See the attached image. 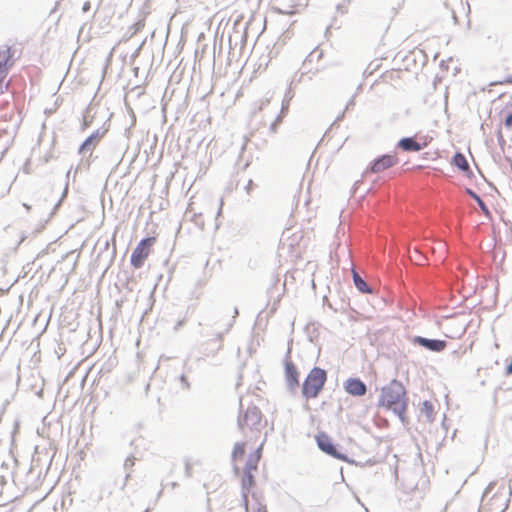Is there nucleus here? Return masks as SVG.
Returning <instances> with one entry per match:
<instances>
[{"mask_svg": "<svg viewBox=\"0 0 512 512\" xmlns=\"http://www.w3.org/2000/svg\"><path fill=\"white\" fill-rule=\"evenodd\" d=\"M233 471H234L235 474H238L239 473V468L236 465H234L233 466Z\"/></svg>", "mask_w": 512, "mask_h": 512, "instance_id": "obj_49", "label": "nucleus"}, {"mask_svg": "<svg viewBox=\"0 0 512 512\" xmlns=\"http://www.w3.org/2000/svg\"><path fill=\"white\" fill-rule=\"evenodd\" d=\"M169 485H170V487L172 489H174V488H176L178 486V483L177 482H171Z\"/></svg>", "mask_w": 512, "mask_h": 512, "instance_id": "obj_48", "label": "nucleus"}, {"mask_svg": "<svg viewBox=\"0 0 512 512\" xmlns=\"http://www.w3.org/2000/svg\"><path fill=\"white\" fill-rule=\"evenodd\" d=\"M240 411L237 419V425L240 430L244 427H248L250 430H259V425L262 419L261 410L255 406L250 405L245 411H243L242 398L239 401Z\"/></svg>", "mask_w": 512, "mask_h": 512, "instance_id": "obj_3", "label": "nucleus"}, {"mask_svg": "<svg viewBox=\"0 0 512 512\" xmlns=\"http://www.w3.org/2000/svg\"><path fill=\"white\" fill-rule=\"evenodd\" d=\"M252 187H253V181L249 180L247 185L245 186V190H246L247 194H249L251 192Z\"/></svg>", "mask_w": 512, "mask_h": 512, "instance_id": "obj_37", "label": "nucleus"}, {"mask_svg": "<svg viewBox=\"0 0 512 512\" xmlns=\"http://www.w3.org/2000/svg\"><path fill=\"white\" fill-rule=\"evenodd\" d=\"M511 172H512V161H511Z\"/></svg>", "mask_w": 512, "mask_h": 512, "instance_id": "obj_57", "label": "nucleus"}, {"mask_svg": "<svg viewBox=\"0 0 512 512\" xmlns=\"http://www.w3.org/2000/svg\"><path fill=\"white\" fill-rule=\"evenodd\" d=\"M186 323V317L183 316L182 318L178 319V321L175 323L173 327V331L177 332L179 331Z\"/></svg>", "mask_w": 512, "mask_h": 512, "instance_id": "obj_26", "label": "nucleus"}, {"mask_svg": "<svg viewBox=\"0 0 512 512\" xmlns=\"http://www.w3.org/2000/svg\"><path fill=\"white\" fill-rule=\"evenodd\" d=\"M452 164L455 165L466 176L470 177L472 175L469 163L463 153L456 152L452 157Z\"/></svg>", "mask_w": 512, "mask_h": 512, "instance_id": "obj_15", "label": "nucleus"}, {"mask_svg": "<svg viewBox=\"0 0 512 512\" xmlns=\"http://www.w3.org/2000/svg\"><path fill=\"white\" fill-rule=\"evenodd\" d=\"M354 105H355V100H354V98L352 97V98L348 101V103L346 104V107H345V109H344V110H345V111H348V110H350L351 108H353V107H354Z\"/></svg>", "mask_w": 512, "mask_h": 512, "instance_id": "obj_34", "label": "nucleus"}, {"mask_svg": "<svg viewBox=\"0 0 512 512\" xmlns=\"http://www.w3.org/2000/svg\"><path fill=\"white\" fill-rule=\"evenodd\" d=\"M504 125L508 130L512 129V111L506 115L504 119Z\"/></svg>", "mask_w": 512, "mask_h": 512, "instance_id": "obj_28", "label": "nucleus"}, {"mask_svg": "<svg viewBox=\"0 0 512 512\" xmlns=\"http://www.w3.org/2000/svg\"><path fill=\"white\" fill-rule=\"evenodd\" d=\"M3 93V80H0V94Z\"/></svg>", "mask_w": 512, "mask_h": 512, "instance_id": "obj_50", "label": "nucleus"}, {"mask_svg": "<svg viewBox=\"0 0 512 512\" xmlns=\"http://www.w3.org/2000/svg\"><path fill=\"white\" fill-rule=\"evenodd\" d=\"M494 486H495V483H493V482L489 483V485H488V486L486 487V489L484 490V492H483V496H482V497L484 498L485 496H487V495L492 491V489L494 488Z\"/></svg>", "mask_w": 512, "mask_h": 512, "instance_id": "obj_33", "label": "nucleus"}, {"mask_svg": "<svg viewBox=\"0 0 512 512\" xmlns=\"http://www.w3.org/2000/svg\"><path fill=\"white\" fill-rule=\"evenodd\" d=\"M251 455H259V459L261 458V455H262V447L260 446L259 448H257L254 453H251Z\"/></svg>", "mask_w": 512, "mask_h": 512, "instance_id": "obj_42", "label": "nucleus"}, {"mask_svg": "<svg viewBox=\"0 0 512 512\" xmlns=\"http://www.w3.org/2000/svg\"><path fill=\"white\" fill-rule=\"evenodd\" d=\"M350 0H343L341 3L337 4L336 10L340 12L341 14H344L347 12V6L349 5Z\"/></svg>", "mask_w": 512, "mask_h": 512, "instance_id": "obj_25", "label": "nucleus"}, {"mask_svg": "<svg viewBox=\"0 0 512 512\" xmlns=\"http://www.w3.org/2000/svg\"><path fill=\"white\" fill-rule=\"evenodd\" d=\"M69 502L71 504L72 503V499L68 496L67 498H64L62 500V505H65L66 503H69Z\"/></svg>", "mask_w": 512, "mask_h": 512, "instance_id": "obj_45", "label": "nucleus"}, {"mask_svg": "<svg viewBox=\"0 0 512 512\" xmlns=\"http://www.w3.org/2000/svg\"><path fill=\"white\" fill-rule=\"evenodd\" d=\"M345 112H346V111H345V110H343V111H342V113L336 117V119H335V121H334L333 125H334V124H336L337 122H339V121H341V120L343 119Z\"/></svg>", "mask_w": 512, "mask_h": 512, "instance_id": "obj_39", "label": "nucleus"}, {"mask_svg": "<svg viewBox=\"0 0 512 512\" xmlns=\"http://www.w3.org/2000/svg\"><path fill=\"white\" fill-rule=\"evenodd\" d=\"M6 483V479L4 476H0V485H4Z\"/></svg>", "mask_w": 512, "mask_h": 512, "instance_id": "obj_47", "label": "nucleus"}, {"mask_svg": "<svg viewBox=\"0 0 512 512\" xmlns=\"http://www.w3.org/2000/svg\"><path fill=\"white\" fill-rule=\"evenodd\" d=\"M444 5H445V7L449 10V12H450V14H451V17H452V19H453V21H454V23H455V24H457L458 19H457V16H456V14H455V11H454L453 9L449 8V5H448V3H447V1H446V0L444 1Z\"/></svg>", "mask_w": 512, "mask_h": 512, "instance_id": "obj_30", "label": "nucleus"}, {"mask_svg": "<svg viewBox=\"0 0 512 512\" xmlns=\"http://www.w3.org/2000/svg\"><path fill=\"white\" fill-rule=\"evenodd\" d=\"M422 414L426 416L428 422H433L434 420V405L432 402L425 400L422 403V407L420 408Z\"/></svg>", "mask_w": 512, "mask_h": 512, "instance_id": "obj_18", "label": "nucleus"}, {"mask_svg": "<svg viewBox=\"0 0 512 512\" xmlns=\"http://www.w3.org/2000/svg\"><path fill=\"white\" fill-rule=\"evenodd\" d=\"M344 390L351 396L361 397L367 393V385L358 377H350L344 382Z\"/></svg>", "mask_w": 512, "mask_h": 512, "instance_id": "obj_11", "label": "nucleus"}, {"mask_svg": "<svg viewBox=\"0 0 512 512\" xmlns=\"http://www.w3.org/2000/svg\"><path fill=\"white\" fill-rule=\"evenodd\" d=\"M238 314H239L238 308H237V307H235V308H234V315H233V319H232L229 323H227V324H226V326H225V328H224V330H223V331H218V332H216V334H215V340H216V341H222L223 336H224L226 333H228V332L230 331V329L232 328V326H233V324H234V322H235V319H236V317L238 316Z\"/></svg>", "mask_w": 512, "mask_h": 512, "instance_id": "obj_20", "label": "nucleus"}, {"mask_svg": "<svg viewBox=\"0 0 512 512\" xmlns=\"http://www.w3.org/2000/svg\"><path fill=\"white\" fill-rule=\"evenodd\" d=\"M90 8H91V3H90L89 1H86V2L83 4V6H82V11H83V12H87V11H89V10H90Z\"/></svg>", "mask_w": 512, "mask_h": 512, "instance_id": "obj_36", "label": "nucleus"}, {"mask_svg": "<svg viewBox=\"0 0 512 512\" xmlns=\"http://www.w3.org/2000/svg\"><path fill=\"white\" fill-rule=\"evenodd\" d=\"M134 460H135V458L133 456L127 457L123 464L124 469L125 470L131 469L134 466Z\"/></svg>", "mask_w": 512, "mask_h": 512, "instance_id": "obj_27", "label": "nucleus"}, {"mask_svg": "<svg viewBox=\"0 0 512 512\" xmlns=\"http://www.w3.org/2000/svg\"><path fill=\"white\" fill-rule=\"evenodd\" d=\"M156 238L153 236L145 237L140 240L131 254L130 262L134 268H141L149 255L150 248L154 245Z\"/></svg>", "mask_w": 512, "mask_h": 512, "instance_id": "obj_5", "label": "nucleus"}, {"mask_svg": "<svg viewBox=\"0 0 512 512\" xmlns=\"http://www.w3.org/2000/svg\"><path fill=\"white\" fill-rule=\"evenodd\" d=\"M259 461V455L249 454L245 463L244 471L252 472L253 470H257Z\"/></svg>", "mask_w": 512, "mask_h": 512, "instance_id": "obj_21", "label": "nucleus"}, {"mask_svg": "<svg viewBox=\"0 0 512 512\" xmlns=\"http://www.w3.org/2000/svg\"><path fill=\"white\" fill-rule=\"evenodd\" d=\"M327 381V372L325 369L314 366L306 376L302 384V395L306 399L318 397Z\"/></svg>", "mask_w": 512, "mask_h": 512, "instance_id": "obj_2", "label": "nucleus"}, {"mask_svg": "<svg viewBox=\"0 0 512 512\" xmlns=\"http://www.w3.org/2000/svg\"><path fill=\"white\" fill-rule=\"evenodd\" d=\"M0 293H2V290L0 289Z\"/></svg>", "mask_w": 512, "mask_h": 512, "instance_id": "obj_58", "label": "nucleus"}, {"mask_svg": "<svg viewBox=\"0 0 512 512\" xmlns=\"http://www.w3.org/2000/svg\"><path fill=\"white\" fill-rule=\"evenodd\" d=\"M179 380L185 389L190 388V383L188 382L187 377L184 374L180 375Z\"/></svg>", "mask_w": 512, "mask_h": 512, "instance_id": "obj_31", "label": "nucleus"}, {"mask_svg": "<svg viewBox=\"0 0 512 512\" xmlns=\"http://www.w3.org/2000/svg\"><path fill=\"white\" fill-rule=\"evenodd\" d=\"M116 254V248L115 246H113V249H112V256H114Z\"/></svg>", "mask_w": 512, "mask_h": 512, "instance_id": "obj_52", "label": "nucleus"}, {"mask_svg": "<svg viewBox=\"0 0 512 512\" xmlns=\"http://www.w3.org/2000/svg\"><path fill=\"white\" fill-rule=\"evenodd\" d=\"M352 279L356 289L363 294H371V286L360 276L358 271L352 267Z\"/></svg>", "mask_w": 512, "mask_h": 512, "instance_id": "obj_16", "label": "nucleus"}, {"mask_svg": "<svg viewBox=\"0 0 512 512\" xmlns=\"http://www.w3.org/2000/svg\"><path fill=\"white\" fill-rule=\"evenodd\" d=\"M108 129L101 127L97 130H95L91 135H89L79 146L78 153L79 154H85L86 152L90 151L92 152L95 147L98 145L100 140L104 137V135L107 133Z\"/></svg>", "mask_w": 512, "mask_h": 512, "instance_id": "obj_9", "label": "nucleus"}, {"mask_svg": "<svg viewBox=\"0 0 512 512\" xmlns=\"http://www.w3.org/2000/svg\"><path fill=\"white\" fill-rule=\"evenodd\" d=\"M252 498L256 499V494L254 492L252 493Z\"/></svg>", "mask_w": 512, "mask_h": 512, "instance_id": "obj_54", "label": "nucleus"}, {"mask_svg": "<svg viewBox=\"0 0 512 512\" xmlns=\"http://www.w3.org/2000/svg\"><path fill=\"white\" fill-rule=\"evenodd\" d=\"M286 115H282V113L280 112L277 117L275 118V120L271 123L270 127H269V130L270 132L272 133H277V130H278V126L280 125V123L282 122L283 118L285 117Z\"/></svg>", "mask_w": 512, "mask_h": 512, "instance_id": "obj_24", "label": "nucleus"}, {"mask_svg": "<svg viewBox=\"0 0 512 512\" xmlns=\"http://www.w3.org/2000/svg\"><path fill=\"white\" fill-rule=\"evenodd\" d=\"M109 248V242L108 241H105V244H104V249L107 250Z\"/></svg>", "mask_w": 512, "mask_h": 512, "instance_id": "obj_51", "label": "nucleus"}, {"mask_svg": "<svg viewBox=\"0 0 512 512\" xmlns=\"http://www.w3.org/2000/svg\"><path fill=\"white\" fill-rule=\"evenodd\" d=\"M129 478H130V473H126L125 478H124V482H123L122 487H121V494H123L124 488L126 486L127 481L129 480Z\"/></svg>", "mask_w": 512, "mask_h": 512, "instance_id": "obj_35", "label": "nucleus"}, {"mask_svg": "<svg viewBox=\"0 0 512 512\" xmlns=\"http://www.w3.org/2000/svg\"><path fill=\"white\" fill-rule=\"evenodd\" d=\"M332 25H329L326 30H325V36L328 37L329 33H330V29H331Z\"/></svg>", "mask_w": 512, "mask_h": 512, "instance_id": "obj_46", "label": "nucleus"}, {"mask_svg": "<svg viewBox=\"0 0 512 512\" xmlns=\"http://www.w3.org/2000/svg\"><path fill=\"white\" fill-rule=\"evenodd\" d=\"M293 97H294V93L290 86L286 90L283 100H282L281 109H280V112L282 113V115H286L288 113L290 101L293 99Z\"/></svg>", "mask_w": 512, "mask_h": 512, "instance_id": "obj_19", "label": "nucleus"}, {"mask_svg": "<svg viewBox=\"0 0 512 512\" xmlns=\"http://www.w3.org/2000/svg\"><path fill=\"white\" fill-rule=\"evenodd\" d=\"M245 454V443L244 442H237L235 443L231 458L232 461H235L238 457H242Z\"/></svg>", "mask_w": 512, "mask_h": 512, "instance_id": "obj_22", "label": "nucleus"}, {"mask_svg": "<svg viewBox=\"0 0 512 512\" xmlns=\"http://www.w3.org/2000/svg\"><path fill=\"white\" fill-rule=\"evenodd\" d=\"M256 512H268L265 506L259 504Z\"/></svg>", "mask_w": 512, "mask_h": 512, "instance_id": "obj_43", "label": "nucleus"}, {"mask_svg": "<svg viewBox=\"0 0 512 512\" xmlns=\"http://www.w3.org/2000/svg\"><path fill=\"white\" fill-rule=\"evenodd\" d=\"M466 5L469 6V2L468 1H466ZM468 10H470V7H468Z\"/></svg>", "mask_w": 512, "mask_h": 512, "instance_id": "obj_56", "label": "nucleus"}, {"mask_svg": "<svg viewBox=\"0 0 512 512\" xmlns=\"http://www.w3.org/2000/svg\"><path fill=\"white\" fill-rule=\"evenodd\" d=\"M121 160H122V152H121V151H119V152L117 153V155H116V157H115L114 161H115L117 164H119Z\"/></svg>", "mask_w": 512, "mask_h": 512, "instance_id": "obj_41", "label": "nucleus"}, {"mask_svg": "<svg viewBox=\"0 0 512 512\" xmlns=\"http://www.w3.org/2000/svg\"><path fill=\"white\" fill-rule=\"evenodd\" d=\"M185 476L187 478H190L192 476V466L187 459L185 460Z\"/></svg>", "mask_w": 512, "mask_h": 512, "instance_id": "obj_29", "label": "nucleus"}, {"mask_svg": "<svg viewBox=\"0 0 512 512\" xmlns=\"http://www.w3.org/2000/svg\"><path fill=\"white\" fill-rule=\"evenodd\" d=\"M162 492H163V489H161V490L158 492L157 498H159V497L162 495Z\"/></svg>", "mask_w": 512, "mask_h": 512, "instance_id": "obj_53", "label": "nucleus"}, {"mask_svg": "<svg viewBox=\"0 0 512 512\" xmlns=\"http://www.w3.org/2000/svg\"><path fill=\"white\" fill-rule=\"evenodd\" d=\"M414 345L421 346L428 351L440 353L447 347V341L441 339H430L423 336H414L411 339Z\"/></svg>", "mask_w": 512, "mask_h": 512, "instance_id": "obj_6", "label": "nucleus"}, {"mask_svg": "<svg viewBox=\"0 0 512 512\" xmlns=\"http://www.w3.org/2000/svg\"><path fill=\"white\" fill-rule=\"evenodd\" d=\"M467 194L473 199L475 200V202L477 203V205L479 206L481 212L485 215V216H490V211H489V208L488 206L486 205V203L483 201V199L475 192L473 191L472 189L468 188L467 189Z\"/></svg>", "mask_w": 512, "mask_h": 512, "instance_id": "obj_17", "label": "nucleus"}, {"mask_svg": "<svg viewBox=\"0 0 512 512\" xmlns=\"http://www.w3.org/2000/svg\"><path fill=\"white\" fill-rule=\"evenodd\" d=\"M246 142L242 145V150L245 149Z\"/></svg>", "mask_w": 512, "mask_h": 512, "instance_id": "obj_55", "label": "nucleus"}, {"mask_svg": "<svg viewBox=\"0 0 512 512\" xmlns=\"http://www.w3.org/2000/svg\"><path fill=\"white\" fill-rule=\"evenodd\" d=\"M278 11L282 14H287V15H292L294 14V10L290 9V10H282V9H278Z\"/></svg>", "mask_w": 512, "mask_h": 512, "instance_id": "obj_40", "label": "nucleus"}, {"mask_svg": "<svg viewBox=\"0 0 512 512\" xmlns=\"http://www.w3.org/2000/svg\"><path fill=\"white\" fill-rule=\"evenodd\" d=\"M255 477L250 471H244V474L241 478V498L243 502V506L246 512L249 511V494L251 489L255 486Z\"/></svg>", "mask_w": 512, "mask_h": 512, "instance_id": "obj_10", "label": "nucleus"}, {"mask_svg": "<svg viewBox=\"0 0 512 512\" xmlns=\"http://www.w3.org/2000/svg\"><path fill=\"white\" fill-rule=\"evenodd\" d=\"M70 173H71V170H69L66 174V178H67V182L65 184V187H64V190H63V193L61 195V198L59 199V201L55 204L54 206V209H53V212H55L61 205L62 203V200L67 196L68 194V180H69V176H70Z\"/></svg>", "mask_w": 512, "mask_h": 512, "instance_id": "obj_23", "label": "nucleus"}, {"mask_svg": "<svg viewBox=\"0 0 512 512\" xmlns=\"http://www.w3.org/2000/svg\"><path fill=\"white\" fill-rule=\"evenodd\" d=\"M425 146H426V144L419 143L416 140L415 136L403 137L397 142V145H396L397 148H399L405 152H419L422 149H424Z\"/></svg>", "mask_w": 512, "mask_h": 512, "instance_id": "obj_12", "label": "nucleus"}, {"mask_svg": "<svg viewBox=\"0 0 512 512\" xmlns=\"http://www.w3.org/2000/svg\"><path fill=\"white\" fill-rule=\"evenodd\" d=\"M285 378L290 390H294L299 386L298 371L295 364L289 360H285Z\"/></svg>", "mask_w": 512, "mask_h": 512, "instance_id": "obj_13", "label": "nucleus"}, {"mask_svg": "<svg viewBox=\"0 0 512 512\" xmlns=\"http://www.w3.org/2000/svg\"><path fill=\"white\" fill-rule=\"evenodd\" d=\"M14 50L8 45L0 47V80H4L14 64Z\"/></svg>", "mask_w": 512, "mask_h": 512, "instance_id": "obj_7", "label": "nucleus"}, {"mask_svg": "<svg viewBox=\"0 0 512 512\" xmlns=\"http://www.w3.org/2000/svg\"><path fill=\"white\" fill-rule=\"evenodd\" d=\"M397 162L398 158L396 155L383 154L381 156H378L371 162L368 170L372 173H379L381 171L393 167L395 164H397Z\"/></svg>", "mask_w": 512, "mask_h": 512, "instance_id": "obj_8", "label": "nucleus"}, {"mask_svg": "<svg viewBox=\"0 0 512 512\" xmlns=\"http://www.w3.org/2000/svg\"><path fill=\"white\" fill-rule=\"evenodd\" d=\"M316 443L318 448L327 455L335 459L351 463V460L349 459L347 454L341 452V446L334 443L332 438L325 432H319L316 435Z\"/></svg>", "mask_w": 512, "mask_h": 512, "instance_id": "obj_4", "label": "nucleus"}, {"mask_svg": "<svg viewBox=\"0 0 512 512\" xmlns=\"http://www.w3.org/2000/svg\"><path fill=\"white\" fill-rule=\"evenodd\" d=\"M378 406L393 412L404 426L409 424L406 415L408 407L407 392L404 385L397 379H393L381 388Z\"/></svg>", "mask_w": 512, "mask_h": 512, "instance_id": "obj_1", "label": "nucleus"}, {"mask_svg": "<svg viewBox=\"0 0 512 512\" xmlns=\"http://www.w3.org/2000/svg\"><path fill=\"white\" fill-rule=\"evenodd\" d=\"M145 19H146V13L141 12L139 14L138 20L133 23L131 26L128 27L127 31L125 32L123 36L124 41H128L133 36H135L138 32H140L143 27L145 26Z\"/></svg>", "mask_w": 512, "mask_h": 512, "instance_id": "obj_14", "label": "nucleus"}, {"mask_svg": "<svg viewBox=\"0 0 512 512\" xmlns=\"http://www.w3.org/2000/svg\"><path fill=\"white\" fill-rule=\"evenodd\" d=\"M505 371L507 375H512V359L511 362L506 366Z\"/></svg>", "mask_w": 512, "mask_h": 512, "instance_id": "obj_38", "label": "nucleus"}, {"mask_svg": "<svg viewBox=\"0 0 512 512\" xmlns=\"http://www.w3.org/2000/svg\"><path fill=\"white\" fill-rule=\"evenodd\" d=\"M69 502L71 504L72 503V499L68 496L67 498H64L62 500V505H65L66 503H69Z\"/></svg>", "mask_w": 512, "mask_h": 512, "instance_id": "obj_44", "label": "nucleus"}, {"mask_svg": "<svg viewBox=\"0 0 512 512\" xmlns=\"http://www.w3.org/2000/svg\"><path fill=\"white\" fill-rule=\"evenodd\" d=\"M505 83L512 84V76L511 75L507 76L505 78V80H503V81L492 82V83H490V85L493 86V85L505 84Z\"/></svg>", "mask_w": 512, "mask_h": 512, "instance_id": "obj_32", "label": "nucleus"}]
</instances>
